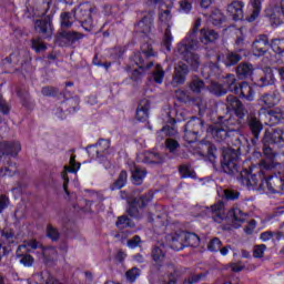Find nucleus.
<instances>
[{
	"instance_id": "052dcab7",
	"label": "nucleus",
	"mask_w": 284,
	"mask_h": 284,
	"mask_svg": "<svg viewBox=\"0 0 284 284\" xmlns=\"http://www.w3.org/2000/svg\"><path fill=\"white\" fill-rule=\"evenodd\" d=\"M139 276H141V271L136 267H133L125 273V277L130 283H134Z\"/></svg>"
},
{
	"instance_id": "4c0bfd02",
	"label": "nucleus",
	"mask_w": 284,
	"mask_h": 284,
	"mask_svg": "<svg viewBox=\"0 0 284 284\" xmlns=\"http://www.w3.org/2000/svg\"><path fill=\"white\" fill-rule=\"evenodd\" d=\"M31 50H34L37 54L41 52H45L48 50V45L41 38L31 39Z\"/></svg>"
},
{
	"instance_id": "20e7f679",
	"label": "nucleus",
	"mask_w": 284,
	"mask_h": 284,
	"mask_svg": "<svg viewBox=\"0 0 284 284\" xmlns=\"http://www.w3.org/2000/svg\"><path fill=\"white\" fill-rule=\"evenodd\" d=\"M226 112H234L240 119H245L247 116V109L243 105V102L236 95L229 94L226 97Z\"/></svg>"
},
{
	"instance_id": "cd10ccee",
	"label": "nucleus",
	"mask_w": 284,
	"mask_h": 284,
	"mask_svg": "<svg viewBox=\"0 0 284 284\" xmlns=\"http://www.w3.org/2000/svg\"><path fill=\"white\" fill-rule=\"evenodd\" d=\"M42 256L44 258V263L48 265L50 263H54L57 258H59V253L57 252V248L49 246V247H42Z\"/></svg>"
},
{
	"instance_id": "aec40b11",
	"label": "nucleus",
	"mask_w": 284,
	"mask_h": 284,
	"mask_svg": "<svg viewBox=\"0 0 284 284\" xmlns=\"http://www.w3.org/2000/svg\"><path fill=\"white\" fill-rule=\"evenodd\" d=\"M212 219L215 223H223L225 221V203L220 201L211 206Z\"/></svg>"
},
{
	"instance_id": "8fccbe9b",
	"label": "nucleus",
	"mask_w": 284,
	"mask_h": 284,
	"mask_svg": "<svg viewBox=\"0 0 284 284\" xmlns=\"http://www.w3.org/2000/svg\"><path fill=\"white\" fill-rule=\"evenodd\" d=\"M132 183L133 185H142L143 184V170L141 168H134L132 171Z\"/></svg>"
},
{
	"instance_id": "7c9ffc66",
	"label": "nucleus",
	"mask_w": 284,
	"mask_h": 284,
	"mask_svg": "<svg viewBox=\"0 0 284 284\" xmlns=\"http://www.w3.org/2000/svg\"><path fill=\"white\" fill-rule=\"evenodd\" d=\"M223 85L226 88V92L239 94V84H236V77L234 74H226Z\"/></svg>"
},
{
	"instance_id": "f257e3e1",
	"label": "nucleus",
	"mask_w": 284,
	"mask_h": 284,
	"mask_svg": "<svg viewBox=\"0 0 284 284\" xmlns=\"http://www.w3.org/2000/svg\"><path fill=\"white\" fill-rule=\"evenodd\" d=\"M220 123L223 128H226L233 138H231V148L223 151V159L221 166L225 174H239L237 181L245 185L248 190H254L258 185V175L254 173V169H244L241 171V152L247 150V139L245 135L239 133V130L243 128V121L245 118H240L226 112L225 115L219 116Z\"/></svg>"
},
{
	"instance_id": "f03ea898",
	"label": "nucleus",
	"mask_w": 284,
	"mask_h": 284,
	"mask_svg": "<svg viewBox=\"0 0 284 284\" xmlns=\"http://www.w3.org/2000/svg\"><path fill=\"white\" fill-rule=\"evenodd\" d=\"M263 143V154H265L266 159H274V151L270 148V143H275L276 145H284V130L283 129H274L273 131H265L264 136L262 139Z\"/></svg>"
},
{
	"instance_id": "1a4fd4ad",
	"label": "nucleus",
	"mask_w": 284,
	"mask_h": 284,
	"mask_svg": "<svg viewBox=\"0 0 284 284\" xmlns=\"http://www.w3.org/2000/svg\"><path fill=\"white\" fill-rule=\"evenodd\" d=\"M80 169H81V163L77 162V155H71L69 161V166L65 165L64 172H62V179L64 181L63 190L65 194L68 195L70 194V192L68 191V183H70V179H68V172H70L71 174H77V172H79Z\"/></svg>"
},
{
	"instance_id": "72a5a7b5",
	"label": "nucleus",
	"mask_w": 284,
	"mask_h": 284,
	"mask_svg": "<svg viewBox=\"0 0 284 284\" xmlns=\"http://www.w3.org/2000/svg\"><path fill=\"white\" fill-rule=\"evenodd\" d=\"M239 92L246 101H254V89H252L247 82H242L239 87Z\"/></svg>"
},
{
	"instance_id": "4468645a",
	"label": "nucleus",
	"mask_w": 284,
	"mask_h": 284,
	"mask_svg": "<svg viewBox=\"0 0 284 284\" xmlns=\"http://www.w3.org/2000/svg\"><path fill=\"white\" fill-rule=\"evenodd\" d=\"M271 43L270 39L265 34H260L256 37V39L253 41V52L261 57L262 54H265L267 50H270Z\"/></svg>"
},
{
	"instance_id": "603ef678",
	"label": "nucleus",
	"mask_w": 284,
	"mask_h": 284,
	"mask_svg": "<svg viewBox=\"0 0 284 284\" xmlns=\"http://www.w3.org/2000/svg\"><path fill=\"white\" fill-rule=\"evenodd\" d=\"M241 59H242L241 54L235 53V52H229L226 54L225 65H227V67L236 65V63H239V61H241Z\"/></svg>"
},
{
	"instance_id": "3c124183",
	"label": "nucleus",
	"mask_w": 284,
	"mask_h": 284,
	"mask_svg": "<svg viewBox=\"0 0 284 284\" xmlns=\"http://www.w3.org/2000/svg\"><path fill=\"white\" fill-rule=\"evenodd\" d=\"M271 48L276 54H284V39H273L271 41Z\"/></svg>"
},
{
	"instance_id": "79ce46f5",
	"label": "nucleus",
	"mask_w": 284,
	"mask_h": 284,
	"mask_svg": "<svg viewBox=\"0 0 284 284\" xmlns=\"http://www.w3.org/2000/svg\"><path fill=\"white\" fill-rule=\"evenodd\" d=\"M274 81V73L272 71H268L258 79L257 84L260 85V88H265L267 85H273Z\"/></svg>"
},
{
	"instance_id": "de8ad7c7",
	"label": "nucleus",
	"mask_w": 284,
	"mask_h": 284,
	"mask_svg": "<svg viewBox=\"0 0 284 284\" xmlns=\"http://www.w3.org/2000/svg\"><path fill=\"white\" fill-rule=\"evenodd\" d=\"M165 78V71L161 64H156L153 70V81L155 83H163V79Z\"/></svg>"
},
{
	"instance_id": "9b49d317",
	"label": "nucleus",
	"mask_w": 284,
	"mask_h": 284,
	"mask_svg": "<svg viewBox=\"0 0 284 284\" xmlns=\"http://www.w3.org/2000/svg\"><path fill=\"white\" fill-rule=\"evenodd\" d=\"M0 152L6 156H19L21 152V142L19 141H2L0 142Z\"/></svg>"
},
{
	"instance_id": "412c9836",
	"label": "nucleus",
	"mask_w": 284,
	"mask_h": 284,
	"mask_svg": "<svg viewBox=\"0 0 284 284\" xmlns=\"http://www.w3.org/2000/svg\"><path fill=\"white\" fill-rule=\"evenodd\" d=\"M141 210H143V196L134 197L129 203L128 214L133 219H139L141 216Z\"/></svg>"
},
{
	"instance_id": "e433bc0d",
	"label": "nucleus",
	"mask_w": 284,
	"mask_h": 284,
	"mask_svg": "<svg viewBox=\"0 0 284 284\" xmlns=\"http://www.w3.org/2000/svg\"><path fill=\"white\" fill-rule=\"evenodd\" d=\"M179 173L181 174L182 179H196V172L190 164L180 165Z\"/></svg>"
},
{
	"instance_id": "473e14b6",
	"label": "nucleus",
	"mask_w": 284,
	"mask_h": 284,
	"mask_svg": "<svg viewBox=\"0 0 284 284\" xmlns=\"http://www.w3.org/2000/svg\"><path fill=\"white\" fill-rule=\"evenodd\" d=\"M266 16L270 17L273 26H281L283 23V12L281 11L280 7H275L273 10L267 11Z\"/></svg>"
},
{
	"instance_id": "ddd939ff",
	"label": "nucleus",
	"mask_w": 284,
	"mask_h": 284,
	"mask_svg": "<svg viewBox=\"0 0 284 284\" xmlns=\"http://www.w3.org/2000/svg\"><path fill=\"white\" fill-rule=\"evenodd\" d=\"M34 29L39 34H42L44 39L52 37V21L48 18L36 20Z\"/></svg>"
},
{
	"instance_id": "bf43d9fd",
	"label": "nucleus",
	"mask_w": 284,
	"mask_h": 284,
	"mask_svg": "<svg viewBox=\"0 0 284 284\" xmlns=\"http://www.w3.org/2000/svg\"><path fill=\"white\" fill-rule=\"evenodd\" d=\"M239 196H241L239 191H234L232 189L224 190V199H226V201H239Z\"/></svg>"
},
{
	"instance_id": "c85d7f7f",
	"label": "nucleus",
	"mask_w": 284,
	"mask_h": 284,
	"mask_svg": "<svg viewBox=\"0 0 284 284\" xmlns=\"http://www.w3.org/2000/svg\"><path fill=\"white\" fill-rule=\"evenodd\" d=\"M200 34L202 43H212L219 39V33L213 29H202Z\"/></svg>"
},
{
	"instance_id": "39448f33",
	"label": "nucleus",
	"mask_w": 284,
	"mask_h": 284,
	"mask_svg": "<svg viewBox=\"0 0 284 284\" xmlns=\"http://www.w3.org/2000/svg\"><path fill=\"white\" fill-rule=\"evenodd\" d=\"M246 125L252 134V143L256 145L258 143V139L261 136V132H263V122L256 116L254 113H250L246 116Z\"/></svg>"
},
{
	"instance_id": "f3484780",
	"label": "nucleus",
	"mask_w": 284,
	"mask_h": 284,
	"mask_svg": "<svg viewBox=\"0 0 284 284\" xmlns=\"http://www.w3.org/2000/svg\"><path fill=\"white\" fill-rule=\"evenodd\" d=\"M161 0H148L146 6L149 7L148 16H144V32H152L154 26V10L156 9V3Z\"/></svg>"
},
{
	"instance_id": "ea45409f",
	"label": "nucleus",
	"mask_w": 284,
	"mask_h": 284,
	"mask_svg": "<svg viewBox=\"0 0 284 284\" xmlns=\"http://www.w3.org/2000/svg\"><path fill=\"white\" fill-rule=\"evenodd\" d=\"M266 114L273 123H281L284 120V112L281 109L268 110Z\"/></svg>"
},
{
	"instance_id": "0e129e2a",
	"label": "nucleus",
	"mask_w": 284,
	"mask_h": 284,
	"mask_svg": "<svg viewBox=\"0 0 284 284\" xmlns=\"http://www.w3.org/2000/svg\"><path fill=\"white\" fill-rule=\"evenodd\" d=\"M152 257H153V261L155 262L163 261V258L165 257V253L163 252V248H161V246H155L152 251Z\"/></svg>"
},
{
	"instance_id": "a211bd4d",
	"label": "nucleus",
	"mask_w": 284,
	"mask_h": 284,
	"mask_svg": "<svg viewBox=\"0 0 284 284\" xmlns=\"http://www.w3.org/2000/svg\"><path fill=\"white\" fill-rule=\"evenodd\" d=\"M229 216L232 219V226L239 230L243 223L247 220V213L243 212L239 207H233L229 211Z\"/></svg>"
},
{
	"instance_id": "f8f14e48",
	"label": "nucleus",
	"mask_w": 284,
	"mask_h": 284,
	"mask_svg": "<svg viewBox=\"0 0 284 284\" xmlns=\"http://www.w3.org/2000/svg\"><path fill=\"white\" fill-rule=\"evenodd\" d=\"M187 74H190V67L183 62H178L174 67L172 83L175 85H183Z\"/></svg>"
},
{
	"instance_id": "6ab92c4d",
	"label": "nucleus",
	"mask_w": 284,
	"mask_h": 284,
	"mask_svg": "<svg viewBox=\"0 0 284 284\" xmlns=\"http://www.w3.org/2000/svg\"><path fill=\"white\" fill-rule=\"evenodd\" d=\"M132 62L136 65V69L133 70L131 79L133 81H141L143 79V58H141V52H135L132 55Z\"/></svg>"
},
{
	"instance_id": "b1692460",
	"label": "nucleus",
	"mask_w": 284,
	"mask_h": 284,
	"mask_svg": "<svg viewBox=\"0 0 284 284\" xmlns=\"http://www.w3.org/2000/svg\"><path fill=\"white\" fill-rule=\"evenodd\" d=\"M239 79H252L254 74V67L251 63L244 62L236 68Z\"/></svg>"
},
{
	"instance_id": "5fc2aeb1",
	"label": "nucleus",
	"mask_w": 284,
	"mask_h": 284,
	"mask_svg": "<svg viewBox=\"0 0 284 284\" xmlns=\"http://www.w3.org/2000/svg\"><path fill=\"white\" fill-rule=\"evenodd\" d=\"M222 246H223V242H221L219 237H214L207 243L206 247L209 252H219Z\"/></svg>"
},
{
	"instance_id": "774afa93",
	"label": "nucleus",
	"mask_w": 284,
	"mask_h": 284,
	"mask_svg": "<svg viewBox=\"0 0 284 284\" xmlns=\"http://www.w3.org/2000/svg\"><path fill=\"white\" fill-rule=\"evenodd\" d=\"M47 236L51 239V241H59V231L54 229L52 225H48Z\"/></svg>"
},
{
	"instance_id": "2eb2a0df",
	"label": "nucleus",
	"mask_w": 284,
	"mask_h": 284,
	"mask_svg": "<svg viewBox=\"0 0 284 284\" xmlns=\"http://www.w3.org/2000/svg\"><path fill=\"white\" fill-rule=\"evenodd\" d=\"M211 134L213 139L221 143V141H227V139L233 138V133H231L221 122L211 126Z\"/></svg>"
},
{
	"instance_id": "c03bdc74",
	"label": "nucleus",
	"mask_w": 284,
	"mask_h": 284,
	"mask_svg": "<svg viewBox=\"0 0 284 284\" xmlns=\"http://www.w3.org/2000/svg\"><path fill=\"white\" fill-rule=\"evenodd\" d=\"M252 7H253V12L248 18H246V21L248 23H252V21H256L258 19V16L261 14V0H252Z\"/></svg>"
},
{
	"instance_id": "bb28decb",
	"label": "nucleus",
	"mask_w": 284,
	"mask_h": 284,
	"mask_svg": "<svg viewBox=\"0 0 284 284\" xmlns=\"http://www.w3.org/2000/svg\"><path fill=\"white\" fill-rule=\"evenodd\" d=\"M31 250H43V245L37 240H30L19 245L16 254L21 255V251L30 252Z\"/></svg>"
},
{
	"instance_id": "338daca9",
	"label": "nucleus",
	"mask_w": 284,
	"mask_h": 284,
	"mask_svg": "<svg viewBox=\"0 0 284 284\" xmlns=\"http://www.w3.org/2000/svg\"><path fill=\"white\" fill-rule=\"evenodd\" d=\"M41 93L43 97H57V94H59V89L54 87H43Z\"/></svg>"
},
{
	"instance_id": "6e6d98bb",
	"label": "nucleus",
	"mask_w": 284,
	"mask_h": 284,
	"mask_svg": "<svg viewBox=\"0 0 284 284\" xmlns=\"http://www.w3.org/2000/svg\"><path fill=\"white\" fill-rule=\"evenodd\" d=\"M172 31L170 30V24H168V28L164 32L163 45L169 52L172 48Z\"/></svg>"
},
{
	"instance_id": "13d9d810",
	"label": "nucleus",
	"mask_w": 284,
	"mask_h": 284,
	"mask_svg": "<svg viewBox=\"0 0 284 284\" xmlns=\"http://www.w3.org/2000/svg\"><path fill=\"white\" fill-rule=\"evenodd\" d=\"M141 243H143L141 236L134 235L126 241V246L130 247V250H136V247H141Z\"/></svg>"
},
{
	"instance_id": "09e8293b",
	"label": "nucleus",
	"mask_w": 284,
	"mask_h": 284,
	"mask_svg": "<svg viewBox=\"0 0 284 284\" xmlns=\"http://www.w3.org/2000/svg\"><path fill=\"white\" fill-rule=\"evenodd\" d=\"M223 21H225V16H223V12H221L219 9L213 10L211 13V22L213 26H221Z\"/></svg>"
},
{
	"instance_id": "5701e85b",
	"label": "nucleus",
	"mask_w": 284,
	"mask_h": 284,
	"mask_svg": "<svg viewBox=\"0 0 284 284\" xmlns=\"http://www.w3.org/2000/svg\"><path fill=\"white\" fill-rule=\"evenodd\" d=\"M144 163H149V165H163V163H165V155L154 152H144Z\"/></svg>"
},
{
	"instance_id": "7ed1b4c3",
	"label": "nucleus",
	"mask_w": 284,
	"mask_h": 284,
	"mask_svg": "<svg viewBox=\"0 0 284 284\" xmlns=\"http://www.w3.org/2000/svg\"><path fill=\"white\" fill-rule=\"evenodd\" d=\"M83 37L81 32L62 30L55 36V43L60 45V48H70L74 45L77 41H81Z\"/></svg>"
},
{
	"instance_id": "9d476101",
	"label": "nucleus",
	"mask_w": 284,
	"mask_h": 284,
	"mask_svg": "<svg viewBox=\"0 0 284 284\" xmlns=\"http://www.w3.org/2000/svg\"><path fill=\"white\" fill-rule=\"evenodd\" d=\"M73 17L79 23H81L82 28L87 31L92 30V16H90V11L88 9L78 8L73 9Z\"/></svg>"
},
{
	"instance_id": "0eeeda50",
	"label": "nucleus",
	"mask_w": 284,
	"mask_h": 284,
	"mask_svg": "<svg viewBox=\"0 0 284 284\" xmlns=\"http://www.w3.org/2000/svg\"><path fill=\"white\" fill-rule=\"evenodd\" d=\"M199 48H201V42H199L196 32L190 31L182 43L179 44L178 52H180V54H185V52H192L199 50Z\"/></svg>"
},
{
	"instance_id": "393cba45",
	"label": "nucleus",
	"mask_w": 284,
	"mask_h": 284,
	"mask_svg": "<svg viewBox=\"0 0 284 284\" xmlns=\"http://www.w3.org/2000/svg\"><path fill=\"white\" fill-rule=\"evenodd\" d=\"M183 55L184 61L191 67V70H199V65H201V58L199 54L186 51L184 53H180Z\"/></svg>"
},
{
	"instance_id": "680f3d73",
	"label": "nucleus",
	"mask_w": 284,
	"mask_h": 284,
	"mask_svg": "<svg viewBox=\"0 0 284 284\" xmlns=\"http://www.w3.org/2000/svg\"><path fill=\"white\" fill-rule=\"evenodd\" d=\"M165 145H166V150H169L171 154H174V151L181 148V144H179V141L170 138L165 140Z\"/></svg>"
},
{
	"instance_id": "a18cd8bd",
	"label": "nucleus",
	"mask_w": 284,
	"mask_h": 284,
	"mask_svg": "<svg viewBox=\"0 0 284 284\" xmlns=\"http://www.w3.org/2000/svg\"><path fill=\"white\" fill-rule=\"evenodd\" d=\"M17 256L20 258V263L21 265H24V267H32V265H34V257L28 254V252L20 251V255L17 254Z\"/></svg>"
},
{
	"instance_id": "4d7b16f0",
	"label": "nucleus",
	"mask_w": 284,
	"mask_h": 284,
	"mask_svg": "<svg viewBox=\"0 0 284 284\" xmlns=\"http://www.w3.org/2000/svg\"><path fill=\"white\" fill-rule=\"evenodd\" d=\"M179 3L181 12H184V14L192 12V4L194 3V0H180Z\"/></svg>"
},
{
	"instance_id": "423d86ee",
	"label": "nucleus",
	"mask_w": 284,
	"mask_h": 284,
	"mask_svg": "<svg viewBox=\"0 0 284 284\" xmlns=\"http://www.w3.org/2000/svg\"><path fill=\"white\" fill-rule=\"evenodd\" d=\"M260 187L266 190L268 194H281V192H284L283 178L281 175H271L260 184Z\"/></svg>"
},
{
	"instance_id": "a878e982",
	"label": "nucleus",
	"mask_w": 284,
	"mask_h": 284,
	"mask_svg": "<svg viewBox=\"0 0 284 284\" xmlns=\"http://www.w3.org/2000/svg\"><path fill=\"white\" fill-rule=\"evenodd\" d=\"M262 101L266 108H274L281 101V93L278 91H273V93H266L262 95Z\"/></svg>"
},
{
	"instance_id": "69168bd1",
	"label": "nucleus",
	"mask_w": 284,
	"mask_h": 284,
	"mask_svg": "<svg viewBox=\"0 0 284 284\" xmlns=\"http://www.w3.org/2000/svg\"><path fill=\"white\" fill-rule=\"evenodd\" d=\"M87 152L91 159H101V154L99 153L97 144L88 145Z\"/></svg>"
},
{
	"instance_id": "c9c22d12",
	"label": "nucleus",
	"mask_w": 284,
	"mask_h": 284,
	"mask_svg": "<svg viewBox=\"0 0 284 284\" xmlns=\"http://www.w3.org/2000/svg\"><path fill=\"white\" fill-rule=\"evenodd\" d=\"M125 183H128V172L121 171L115 182L111 184L110 190H121V187H125Z\"/></svg>"
},
{
	"instance_id": "c756f323",
	"label": "nucleus",
	"mask_w": 284,
	"mask_h": 284,
	"mask_svg": "<svg viewBox=\"0 0 284 284\" xmlns=\"http://www.w3.org/2000/svg\"><path fill=\"white\" fill-rule=\"evenodd\" d=\"M181 239H184V246L187 247L190 245L191 247H196L201 241L199 235L190 232L182 231Z\"/></svg>"
},
{
	"instance_id": "37998d69",
	"label": "nucleus",
	"mask_w": 284,
	"mask_h": 284,
	"mask_svg": "<svg viewBox=\"0 0 284 284\" xmlns=\"http://www.w3.org/2000/svg\"><path fill=\"white\" fill-rule=\"evenodd\" d=\"M74 12H62L60 14L61 28H72Z\"/></svg>"
},
{
	"instance_id": "4be33fe9",
	"label": "nucleus",
	"mask_w": 284,
	"mask_h": 284,
	"mask_svg": "<svg viewBox=\"0 0 284 284\" xmlns=\"http://www.w3.org/2000/svg\"><path fill=\"white\" fill-rule=\"evenodd\" d=\"M183 236V231L180 232V233H174V234H171V235H168V241H169V244L171 246L172 250H183V247H185V240L184 237H181Z\"/></svg>"
},
{
	"instance_id": "e2e57ef3",
	"label": "nucleus",
	"mask_w": 284,
	"mask_h": 284,
	"mask_svg": "<svg viewBox=\"0 0 284 284\" xmlns=\"http://www.w3.org/2000/svg\"><path fill=\"white\" fill-rule=\"evenodd\" d=\"M17 95L21 99L22 105L28 108V103H30V93L27 90H18Z\"/></svg>"
},
{
	"instance_id": "58836bf2",
	"label": "nucleus",
	"mask_w": 284,
	"mask_h": 284,
	"mask_svg": "<svg viewBox=\"0 0 284 284\" xmlns=\"http://www.w3.org/2000/svg\"><path fill=\"white\" fill-rule=\"evenodd\" d=\"M95 145L101 158L108 156V154H110V140L100 139Z\"/></svg>"
},
{
	"instance_id": "49530a36",
	"label": "nucleus",
	"mask_w": 284,
	"mask_h": 284,
	"mask_svg": "<svg viewBox=\"0 0 284 284\" xmlns=\"http://www.w3.org/2000/svg\"><path fill=\"white\" fill-rule=\"evenodd\" d=\"M168 268V280H165L162 284H176V281H179V273H176V268L174 265H169Z\"/></svg>"
},
{
	"instance_id": "2f4dec72",
	"label": "nucleus",
	"mask_w": 284,
	"mask_h": 284,
	"mask_svg": "<svg viewBox=\"0 0 284 284\" xmlns=\"http://www.w3.org/2000/svg\"><path fill=\"white\" fill-rule=\"evenodd\" d=\"M203 125H204L203 120L199 118H193L185 124V128L191 132H195L196 134H200V132H203Z\"/></svg>"
},
{
	"instance_id": "864d4df0",
	"label": "nucleus",
	"mask_w": 284,
	"mask_h": 284,
	"mask_svg": "<svg viewBox=\"0 0 284 284\" xmlns=\"http://www.w3.org/2000/svg\"><path fill=\"white\" fill-rule=\"evenodd\" d=\"M9 166H4L0 169V179L1 176H14V174H17V164H10V162H8Z\"/></svg>"
},
{
	"instance_id": "6e6552de",
	"label": "nucleus",
	"mask_w": 284,
	"mask_h": 284,
	"mask_svg": "<svg viewBox=\"0 0 284 284\" xmlns=\"http://www.w3.org/2000/svg\"><path fill=\"white\" fill-rule=\"evenodd\" d=\"M115 226L120 232L116 234L118 239H126L132 234V227H134V223L128 215H122L118 217Z\"/></svg>"
},
{
	"instance_id": "f704fd0d",
	"label": "nucleus",
	"mask_w": 284,
	"mask_h": 284,
	"mask_svg": "<svg viewBox=\"0 0 284 284\" xmlns=\"http://www.w3.org/2000/svg\"><path fill=\"white\" fill-rule=\"evenodd\" d=\"M189 88L194 92V94H201V91L205 89V82L199 77L193 75L191 82L189 83Z\"/></svg>"
},
{
	"instance_id": "a19ab883",
	"label": "nucleus",
	"mask_w": 284,
	"mask_h": 284,
	"mask_svg": "<svg viewBox=\"0 0 284 284\" xmlns=\"http://www.w3.org/2000/svg\"><path fill=\"white\" fill-rule=\"evenodd\" d=\"M210 92L215 97H225V94H227V88L221 83L212 82L210 85Z\"/></svg>"
},
{
	"instance_id": "dca6fc26",
	"label": "nucleus",
	"mask_w": 284,
	"mask_h": 284,
	"mask_svg": "<svg viewBox=\"0 0 284 284\" xmlns=\"http://www.w3.org/2000/svg\"><path fill=\"white\" fill-rule=\"evenodd\" d=\"M245 3L243 1L235 0L227 6V13L232 17L233 21H242L244 17L243 8Z\"/></svg>"
}]
</instances>
